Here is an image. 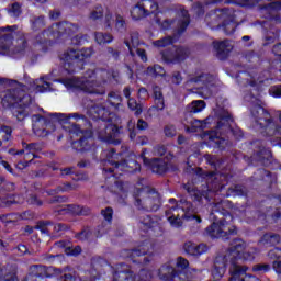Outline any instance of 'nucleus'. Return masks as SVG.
<instances>
[{
	"instance_id": "obj_1",
	"label": "nucleus",
	"mask_w": 281,
	"mask_h": 281,
	"mask_svg": "<svg viewBox=\"0 0 281 281\" xmlns=\"http://www.w3.org/2000/svg\"><path fill=\"white\" fill-rule=\"evenodd\" d=\"M13 87L4 91L2 97V106L4 109H11L13 117H16L18 122H23L30 111L27 106L32 104V98L25 93L26 87L19 83L16 80L0 78V87Z\"/></svg>"
},
{
	"instance_id": "obj_47",
	"label": "nucleus",
	"mask_w": 281,
	"mask_h": 281,
	"mask_svg": "<svg viewBox=\"0 0 281 281\" xmlns=\"http://www.w3.org/2000/svg\"><path fill=\"white\" fill-rule=\"evenodd\" d=\"M271 271V266L269 263H256L252 266V272L262 276L263 273H269Z\"/></svg>"
},
{
	"instance_id": "obj_51",
	"label": "nucleus",
	"mask_w": 281,
	"mask_h": 281,
	"mask_svg": "<svg viewBox=\"0 0 281 281\" xmlns=\"http://www.w3.org/2000/svg\"><path fill=\"white\" fill-rule=\"evenodd\" d=\"M47 225H52L50 221H40L34 226V229H40L41 234H45L46 236H49V228H47Z\"/></svg>"
},
{
	"instance_id": "obj_46",
	"label": "nucleus",
	"mask_w": 281,
	"mask_h": 281,
	"mask_svg": "<svg viewBox=\"0 0 281 281\" xmlns=\"http://www.w3.org/2000/svg\"><path fill=\"white\" fill-rule=\"evenodd\" d=\"M7 11L9 12L10 16H14L15 19H19L22 14L21 3L14 2L12 4H9L7 8Z\"/></svg>"
},
{
	"instance_id": "obj_60",
	"label": "nucleus",
	"mask_w": 281,
	"mask_h": 281,
	"mask_svg": "<svg viewBox=\"0 0 281 281\" xmlns=\"http://www.w3.org/2000/svg\"><path fill=\"white\" fill-rule=\"evenodd\" d=\"M171 281H188V277L184 272L181 271H175L173 276L171 277Z\"/></svg>"
},
{
	"instance_id": "obj_39",
	"label": "nucleus",
	"mask_w": 281,
	"mask_h": 281,
	"mask_svg": "<svg viewBox=\"0 0 281 281\" xmlns=\"http://www.w3.org/2000/svg\"><path fill=\"white\" fill-rule=\"evenodd\" d=\"M90 21H100L104 19V7L102 4L95 5L89 13Z\"/></svg>"
},
{
	"instance_id": "obj_18",
	"label": "nucleus",
	"mask_w": 281,
	"mask_h": 281,
	"mask_svg": "<svg viewBox=\"0 0 281 281\" xmlns=\"http://www.w3.org/2000/svg\"><path fill=\"white\" fill-rule=\"evenodd\" d=\"M212 82H214L212 75L207 72H196L188 79L187 85H196V89H207Z\"/></svg>"
},
{
	"instance_id": "obj_28",
	"label": "nucleus",
	"mask_w": 281,
	"mask_h": 281,
	"mask_svg": "<svg viewBox=\"0 0 281 281\" xmlns=\"http://www.w3.org/2000/svg\"><path fill=\"white\" fill-rule=\"evenodd\" d=\"M138 223L144 232H148V229H153L157 225V221L148 214H139Z\"/></svg>"
},
{
	"instance_id": "obj_62",
	"label": "nucleus",
	"mask_w": 281,
	"mask_h": 281,
	"mask_svg": "<svg viewBox=\"0 0 281 281\" xmlns=\"http://www.w3.org/2000/svg\"><path fill=\"white\" fill-rule=\"evenodd\" d=\"M93 112L97 113V117H104V114L106 113V108L103 105H97L93 108Z\"/></svg>"
},
{
	"instance_id": "obj_35",
	"label": "nucleus",
	"mask_w": 281,
	"mask_h": 281,
	"mask_svg": "<svg viewBox=\"0 0 281 281\" xmlns=\"http://www.w3.org/2000/svg\"><path fill=\"white\" fill-rule=\"evenodd\" d=\"M252 159L260 164H265V161H269V159H271V150L262 147L259 151L254 154Z\"/></svg>"
},
{
	"instance_id": "obj_31",
	"label": "nucleus",
	"mask_w": 281,
	"mask_h": 281,
	"mask_svg": "<svg viewBox=\"0 0 281 281\" xmlns=\"http://www.w3.org/2000/svg\"><path fill=\"white\" fill-rule=\"evenodd\" d=\"M226 196H247V188L243 184H233L227 189Z\"/></svg>"
},
{
	"instance_id": "obj_13",
	"label": "nucleus",
	"mask_w": 281,
	"mask_h": 281,
	"mask_svg": "<svg viewBox=\"0 0 281 281\" xmlns=\"http://www.w3.org/2000/svg\"><path fill=\"white\" fill-rule=\"evenodd\" d=\"M190 56V49L183 46H173L161 52V59L167 65H179Z\"/></svg>"
},
{
	"instance_id": "obj_49",
	"label": "nucleus",
	"mask_w": 281,
	"mask_h": 281,
	"mask_svg": "<svg viewBox=\"0 0 281 281\" xmlns=\"http://www.w3.org/2000/svg\"><path fill=\"white\" fill-rule=\"evenodd\" d=\"M251 76H249L248 72H243L241 75L237 76L238 82L243 85V87H247V85H250V87H256V81L250 79Z\"/></svg>"
},
{
	"instance_id": "obj_9",
	"label": "nucleus",
	"mask_w": 281,
	"mask_h": 281,
	"mask_svg": "<svg viewBox=\"0 0 281 281\" xmlns=\"http://www.w3.org/2000/svg\"><path fill=\"white\" fill-rule=\"evenodd\" d=\"M56 115H65V114H50L49 117H44L41 114L32 115V126L34 133L40 137H47L49 133H54L56 131V124L59 126H65V121H59L56 119Z\"/></svg>"
},
{
	"instance_id": "obj_41",
	"label": "nucleus",
	"mask_w": 281,
	"mask_h": 281,
	"mask_svg": "<svg viewBox=\"0 0 281 281\" xmlns=\"http://www.w3.org/2000/svg\"><path fill=\"white\" fill-rule=\"evenodd\" d=\"M188 25H190V16L188 15V12H186L178 22L177 35L181 36V34L188 30Z\"/></svg>"
},
{
	"instance_id": "obj_24",
	"label": "nucleus",
	"mask_w": 281,
	"mask_h": 281,
	"mask_svg": "<svg viewBox=\"0 0 281 281\" xmlns=\"http://www.w3.org/2000/svg\"><path fill=\"white\" fill-rule=\"evenodd\" d=\"M139 2L145 14L150 16V14H155V12L159 10V5H164V3H166V0H140Z\"/></svg>"
},
{
	"instance_id": "obj_52",
	"label": "nucleus",
	"mask_w": 281,
	"mask_h": 281,
	"mask_svg": "<svg viewBox=\"0 0 281 281\" xmlns=\"http://www.w3.org/2000/svg\"><path fill=\"white\" fill-rule=\"evenodd\" d=\"M108 102L111 104V106H120L122 102V97L117 94L116 92H110L108 94Z\"/></svg>"
},
{
	"instance_id": "obj_3",
	"label": "nucleus",
	"mask_w": 281,
	"mask_h": 281,
	"mask_svg": "<svg viewBox=\"0 0 281 281\" xmlns=\"http://www.w3.org/2000/svg\"><path fill=\"white\" fill-rule=\"evenodd\" d=\"M215 117L217 119V131L221 135H228L227 137L215 138V144L220 150H225L227 147L232 146L229 135L235 137V139H240L243 137V130L236 125L234 116L225 108H215Z\"/></svg>"
},
{
	"instance_id": "obj_2",
	"label": "nucleus",
	"mask_w": 281,
	"mask_h": 281,
	"mask_svg": "<svg viewBox=\"0 0 281 281\" xmlns=\"http://www.w3.org/2000/svg\"><path fill=\"white\" fill-rule=\"evenodd\" d=\"M227 205H229V201L213 203L212 214L214 216V222L205 229L206 234L211 236V238H223L224 240H229L231 236H236V234H238V229L234 224H232L234 217L227 210H225Z\"/></svg>"
},
{
	"instance_id": "obj_45",
	"label": "nucleus",
	"mask_w": 281,
	"mask_h": 281,
	"mask_svg": "<svg viewBox=\"0 0 281 281\" xmlns=\"http://www.w3.org/2000/svg\"><path fill=\"white\" fill-rule=\"evenodd\" d=\"M95 41L99 45H104L106 43H112L113 42V35L111 33L98 32V33H95Z\"/></svg>"
},
{
	"instance_id": "obj_63",
	"label": "nucleus",
	"mask_w": 281,
	"mask_h": 281,
	"mask_svg": "<svg viewBox=\"0 0 281 281\" xmlns=\"http://www.w3.org/2000/svg\"><path fill=\"white\" fill-rule=\"evenodd\" d=\"M139 278H140L139 281H150L153 280V274L146 270H142L139 272Z\"/></svg>"
},
{
	"instance_id": "obj_10",
	"label": "nucleus",
	"mask_w": 281,
	"mask_h": 281,
	"mask_svg": "<svg viewBox=\"0 0 281 281\" xmlns=\"http://www.w3.org/2000/svg\"><path fill=\"white\" fill-rule=\"evenodd\" d=\"M106 161L111 166H114V168H103L104 172H109L110 175H113L116 170H121V172H133V166H135L134 160H126L122 158V154H117L115 149H110L106 153Z\"/></svg>"
},
{
	"instance_id": "obj_56",
	"label": "nucleus",
	"mask_w": 281,
	"mask_h": 281,
	"mask_svg": "<svg viewBox=\"0 0 281 281\" xmlns=\"http://www.w3.org/2000/svg\"><path fill=\"white\" fill-rule=\"evenodd\" d=\"M101 214L108 223H111L113 221V207H105L101 211Z\"/></svg>"
},
{
	"instance_id": "obj_54",
	"label": "nucleus",
	"mask_w": 281,
	"mask_h": 281,
	"mask_svg": "<svg viewBox=\"0 0 281 281\" xmlns=\"http://www.w3.org/2000/svg\"><path fill=\"white\" fill-rule=\"evenodd\" d=\"M175 38L172 36H166L154 42L155 47H168L172 45Z\"/></svg>"
},
{
	"instance_id": "obj_17",
	"label": "nucleus",
	"mask_w": 281,
	"mask_h": 281,
	"mask_svg": "<svg viewBox=\"0 0 281 281\" xmlns=\"http://www.w3.org/2000/svg\"><path fill=\"white\" fill-rule=\"evenodd\" d=\"M249 267L240 263L238 259H231L229 273L231 278L228 281H245Z\"/></svg>"
},
{
	"instance_id": "obj_32",
	"label": "nucleus",
	"mask_w": 281,
	"mask_h": 281,
	"mask_svg": "<svg viewBox=\"0 0 281 281\" xmlns=\"http://www.w3.org/2000/svg\"><path fill=\"white\" fill-rule=\"evenodd\" d=\"M175 271H176L175 268H172L171 266L164 265L158 270V277L160 278V280H164V281H172Z\"/></svg>"
},
{
	"instance_id": "obj_36",
	"label": "nucleus",
	"mask_w": 281,
	"mask_h": 281,
	"mask_svg": "<svg viewBox=\"0 0 281 281\" xmlns=\"http://www.w3.org/2000/svg\"><path fill=\"white\" fill-rule=\"evenodd\" d=\"M131 16L134 19V21H139L142 19H146L148 16L146 12L144 11V8L142 7V2H138L136 5H134L131 10Z\"/></svg>"
},
{
	"instance_id": "obj_8",
	"label": "nucleus",
	"mask_w": 281,
	"mask_h": 281,
	"mask_svg": "<svg viewBox=\"0 0 281 281\" xmlns=\"http://www.w3.org/2000/svg\"><path fill=\"white\" fill-rule=\"evenodd\" d=\"M93 55V48H82L81 50L69 48L64 53V69L68 74H76V71L82 70L85 60L91 58Z\"/></svg>"
},
{
	"instance_id": "obj_38",
	"label": "nucleus",
	"mask_w": 281,
	"mask_h": 281,
	"mask_svg": "<svg viewBox=\"0 0 281 281\" xmlns=\"http://www.w3.org/2000/svg\"><path fill=\"white\" fill-rule=\"evenodd\" d=\"M31 27L35 32L38 30H43L45 27V16L44 15H33L30 20Z\"/></svg>"
},
{
	"instance_id": "obj_19",
	"label": "nucleus",
	"mask_w": 281,
	"mask_h": 281,
	"mask_svg": "<svg viewBox=\"0 0 281 281\" xmlns=\"http://www.w3.org/2000/svg\"><path fill=\"white\" fill-rule=\"evenodd\" d=\"M106 234V231L102 228V226H98L95 232L91 229V227L86 226L81 232L76 234V238L78 240H88L89 243L93 241L94 238H102Z\"/></svg>"
},
{
	"instance_id": "obj_37",
	"label": "nucleus",
	"mask_w": 281,
	"mask_h": 281,
	"mask_svg": "<svg viewBox=\"0 0 281 281\" xmlns=\"http://www.w3.org/2000/svg\"><path fill=\"white\" fill-rule=\"evenodd\" d=\"M35 91L37 93H47V91H52V83L45 81V78H40L35 80Z\"/></svg>"
},
{
	"instance_id": "obj_12",
	"label": "nucleus",
	"mask_w": 281,
	"mask_h": 281,
	"mask_svg": "<svg viewBox=\"0 0 281 281\" xmlns=\"http://www.w3.org/2000/svg\"><path fill=\"white\" fill-rule=\"evenodd\" d=\"M80 25L67 21L58 22L48 27L44 34L50 36V38L58 40L61 36H71V34H76L79 32Z\"/></svg>"
},
{
	"instance_id": "obj_55",
	"label": "nucleus",
	"mask_w": 281,
	"mask_h": 281,
	"mask_svg": "<svg viewBox=\"0 0 281 281\" xmlns=\"http://www.w3.org/2000/svg\"><path fill=\"white\" fill-rule=\"evenodd\" d=\"M206 161H209L210 166H213V168H221V166H223V160L216 156H207Z\"/></svg>"
},
{
	"instance_id": "obj_11",
	"label": "nucleus",
	"mask_w": 281,
	"mask_h": 281,
	"mask_svg": "<svg viewBox=\"0 0 281 281\" xmlns=\"http://www.w3.org/2000/svg\"><path fill=\"white\" fill-rule=\"evenodd\" d=\"M178 205L181 207L182 212H184L182 218L189 222L191 234H196L199 229H201V223L203 220H201V216L194 215V205H192V202L188 201L186 198H181Z\"/></svg>"
},
{
	"instance_id": "obj_7",
	"label": "nucleus",
	"mask_w": 281,
	"mask_h": 281,
	"mask_svg": "<svg viewBox=\"0 0 281 281\" xmlns=\"http://www.w3.org/2000/svg\"><path fill=\"white\" fill-rule=\"evenodd\" d=\"M134 205L144 212H157L161 207V194L154 188L144 187L134 192Z\"/></svg>"
},
{
	"instance_id": "obj_34",
	"label": "nucleus",
	"mask_w": 281,
	"mask_h": 281,
	"mask_svg": "<svg viewBox=\"0 0 281 281\" xmlns=\"http://www.w3.org/2000/svg\"><path fill=\"white\" fill-rule=\"evenodd\" d=\"M183 189L186 190V192H188L190 198L193 199V201H201V199H203V193H201L200 190L194 188V184L186 183L183 184Z\"/></svg>"
},
{
	"instance_id": "obj_40",
	"label": "nucleus",
	"mask_w": 281,
	"mask_h": 281,
	"mask_svg": "<svg viewBox=\"0 0 281 281\" xmlns=\"http://www.w3.org/2000/svg\"><path fill=\"white\" fill-rule=\"evenodd\" d=\"M124 44L126 45V47H128L130 54L134 56L133 47L135 48L139 45V33H131V42L128 40H125Z\"/></svg>"
},
{
	"instance_id": "obj_15",
	"label": "nucleus",
	"mask_w": 281,
	"mask_h": 281,
	"mask_svg": "<svg viewBox=\"0 0 281 281\" xmlns=\"http://www.w3.org/2000/svg\"><path fill=\"white\" fill-rule=\"evenodd\" d=\"M97 135L101 142H106L108 144H114L116 142L120 144V139L115 140V137L120 135V127L115 124H105L99 126L97 130Z\"/></svg>"
},
{
	"instance_id": "obj_44",
	"label": "nucleus",
	"mask_w": 281,
	"mask_h": 281,
	"mask_svg": "<svg viewBox=\"0 0 281 281\" xmlns=\"http://www.w3.org/2000/svg\"><path fill=\"white\" fill-rule=\"evenodd\" d=\"M127 105L128 109L134 111V115H142V112L144 111V105H142V103H137V100H135V98L128 99Z\"/></svg>"
},
{
	"instance_id": "obj_5",
	"label": "nucleus",
	"mask_w": 281,
	"mask_h": 281,
	"mask_svg": "<svg viewBox=\"0 0 281 281\" xmlns=\"http://www.w3.org/2000/svg\"><path fill=\"white\" fill-rule=\"evenodd\" d=\"M55 119H57L59 122H64V131H67V133L70 135L80 137V139L72 142L74 150H77V153H87L88 150H91V143H89V137H91V130L83 131L80 128V125L70 123L67 115H55Z\"/></svg>"
},
{
	"instance_id": "obj_21",
	"label": "nucleus",
	"mask_w": 281,
	"mask_h": 281,
	"mask_svg": "<svg viewBox=\"0 0 281 281\" xmlns=\"http://www.w3.org/2000/svg\"><path fill=\"white\" fill-rule=\"evenodd\" d=\"M213 47L216 52V57L218 60H226L227 56H229V52L234 49V46H232L227 40L222 42H213Z\"/></svg>"
},
{
	"instance_id": "obj_42",
	"label": "nucleus",
	"mask_w": 281,
	"mask_h": 281,
	"mask_svg": "<svg viewBox=\"0 0 281 281\" xmlns=\"http://www.w3.org/2000/svg\"><path fill=\"white\" fill-rule=\"evenodd\" d=\"M147 75L154 76L155 78H157V76L164 78V76H166V69H164V67H161L160 65L156 64L154 66L147 67Z\"/></svg>"
},
{
	"instance_id": "obj_22",
	"label": "nucleus",
	"mask_w": 281,
	"mask_h": 281,
	"mask_svg": "<svg viewBox=\"0 0 281 281\" xmlns=\"http://www.w3.org/2000/svg\"><path fill=\"white\" fill-rule=\"evenodd\" d=\"M223 32L227 35L234 34L236 32V27H238V24L236 23V11L232 8L231 16L224 18L222 20Z\"/></svg>"
},
{
	"instance_id": "obj_53",
	"label": "nucleus",
	"mask_w": 281,
	"mask_h": 281,
	"mask_svg": "<svg viewBox=\"0 0 281 281\" xmlns=\"http://www.w3.org/2000/svg\"><path fill=\"white\" fill-rule=\"evenodd\" d=\"M234 3H236V5H240L241 8H254V5H258V3H260V0H234Z\"/></svg>"
},
{
	"instance_id": "obj_33",
	"label": "nucleus",
	"mask_w": 281,
	"mask_h": 281,
	"mask_svg": "<svg viewBox=\"0 0 281 281\" xmlns=\"http://www.w3.org/2000/svg\"><path fill=\"white\" fill-rule=\"evenodd\" d=\"M52 278V274H47V267L41 265H34L31 267V273L29 278H43V277Z\"/></svg>"
},
{
	"instance_id": "obj_26",
	"label": "nucleus",
	"mask_w": 281,
	"mask_h": 281,
	"mask_svg": "<svg viewBox=\"0 0 281 281\" xmlns=\"http://www.w3.org/2000/svg\"><path fill=\"white\" fill-rule=\"evenodd\" d=\"M281 237L277 233H266L261 236L258 241V245H262L263 247H276V245H280Z\"/></svg>"
},
{
	"instance_id": "obj_25",
	"label": "nucleus",
	"mask_w": 281,
	"mask_h": 281,
	"mask_svg": "<svg viewBox=\"0 0 281 281\" xmlns=\"http://www.w3.org/2000/svg\"><path fill=\"white\" fill-rule=\"evenodd\" d=\"M183 249L189 256H201L207 251V246L204 244L196 245L192 241H187L183 245Z\"/></svg>"
},
{
	"instance_id": "obj_64",
	"label": "nucleus",
	"mask_w": 281,
	"mask_h": 281,
	"mask_svg": "<svg viewBox=\"0 0 281 281\" xmlns=\"http://www.w3.org/2000/svg\"><path fill=\"white\" fill-rule=\"evenodd\" d=\"M0 281H19V279H16V274L15 273H7V274H2V277H0Z\"/></svg>"
},
{
	"instance_id": "obj_50",
	"label": "nucleus",
	"mask_w": 281,
	"mask_h": 281,
	"mask_svg": "<svg viewBox=\"0 0 281 281\" xmlns=\"http://www.w3.org/2000/svg\"><path fill=\"white\" fill-rule=\"evenodd\" d=\"M26 203L29 205H34L35 207H43V200H41V198L34 193L27 195Z\"/></svg>"
},
{
	"instance_id": "obj_27",
	"label": "nucleus",
	"mask_w": 281,
	"mask_h": 281,
	"mask_svg": "<svg viewBox=\"0 0 281 281\" xmlns=\"http://www.w3.org/2000/svg\"><path fill=\"white\" fill-rule=\"evenodd\" d=\"M205 109V101L195 100L189 103L184 110V117H191L192 113H201Z\"/></svg>"
},
{
	"instance_id": "obj_43",
	"label": "nucleus",
	"mask_w": 281,
	"mask_h": 281,
	"mask_svg": "<svg viewBox=\"0 0 281 281\" xmlns=\"http://www.w3.org/2000/svg\"><path fill=\"white\" fill-rule=\"evenodd\" d=\"M16 186L14 182L7 181L3 176L0 177V194L1 192H14Z\"/></svg>"
},
{
	"instance_id": "obj_30",
	"label": "nucleus",
	"mask_w": 281,
	"mask_h": 281,
	"mask_svg": "<svg viewBox=\"0 0 281 281\" xmlns=\"http://www.w3.org/2000/svg\"><path fill=\"white\" fill-rule=\"evenodd\" d=\"M184 120L187 122V124H190L191 127H188V131H191V133H196L198 128H205V124H207V120H210V117H207L204 121L201 120H196L193 119L192 116H184Z\"/></svg>"
},
{
	"instance_id": "obj_59",
	"label": "nucleus",
	"mask_w": 281,
	"mask_h": 281,
	"mask_svg": "<svg viewBox=\"0 0 281 281\" xmlns=\"http://www.w3.org/2000/svg\"><path fill=\"white\" fill-rule=\"evenodd\" d=\"M164 133L166 137H175L177 135V128L173 125H166Z\"/></svg>"
},
{
	"instance_id": "obj_14",
	"label": "nucleus",
	"mask_w": 281,
	"mask_h": 281,
	"mask_svg": "<svg viewBox=\"0 0 281 281\" xmlns=\"http://www.w3.org/2000/svg\"><path fill=\"white\" fill-rule=\"evenodd\" d=\"M226 16H232V8H223L211 11L209 14H206L205 22L211 30H216L221 27L223 20L226 19Z\"/></svg>"
},
{
	"instance_id": "obj_6",
	"label": "nucleus",
	"mask_w": 281,
	"mask_h": 281,
	"mask_svg": "<svg viewBox=\"0 0 281 281\" xmlns=\"http://www.w3.org/2000/svg\"><path fill=\"white\" fill-rule=\"evenodd\" d=\"M98 72L95 70H87L83 74V78H70L66 80V87H72L75 89H80L85 93H90L92 95H104L106 89L100 86V81L93 79L98 78Z\"/></svg>"
},
{
	"instance_id": "obj_29",
	"label": "nucleus",
	"mask_w": 281,
	"mask_h": 281,
	"mask_svg": "<svg viewBox=\"0 0 281 281\" xmlns=\"http://www.w3.org/2000/svg\"><path fill=\"white\" fill-rule=\"evenodd\" d=\"M148 251H150V244L148 241L143 243L142 245H139L138 247L128 250V256L132 258V260L134 258H139V256H146L148 254Z\"/></svg>"
},
{
	"instance_id": "obj_16",
	"label": "nucleus",
	"mask_w": 281,
	"mask_h": 281,
	"mask_svg": "<svg viewBox=\"0 0 281 281\" xmlns=\"http://www.w3.org/2000/svg\"><path fill=\"white\" fill-rule=\"evenodd\" d=\"M139 158L142 159L143 164L145 166H148L151 170V172H155L156 175H166L168 170V164L159 158H153L151 160L146 157V149H144Z\"/></svg>"
},
{
	"instance_id": "obj_61",
	"label": "nucleus",
	"mask_w": 281,
	"mask_h": 281,
	"mask_svg": "<svg viewBox=\"0 0 281 281\" xmlns=\"http://www.w3.org/2000/svg\"><path fill=\"white\" fill-rule=\"evenodd\" d=\"M16 52H23L27 47V40L25 37H20L18 41Z\"/></svg>"
},
{
	"instance_id": "obj_48",
	"label": "nucleus",
	"mask_w": 281,
	"mask_h": 281,
	"mask_svg": "<svg viewBox=\"0 0 281 281\" xmlns=\"http://www.w3.org/2000/svg\"><path fill=\"white\" fill-rule=\"evenodd\" d=\"M128 25L126 24V20L124 19V16L116 14L115 16V29L117 30V32L124 33L126 32Z\"/></svg>"
},
{
	"instance_id": "obj_23",
	"label": "nucleus",
	"mask_w": 281,
	"mask_h": 281,
	"mask_svg": "<svg viewBox=\"0 0 281 281\" xmlns=\"http://www.w3.org/2000/svg\"><path fill=\"white\" fill-rule=\"evenodd\" d=\"M2 32L0 34V52H8L10 47H12V41L14 40V33L10 31V26L1 29Z\"/></svg>"
},
{
	"instance_id": "obj_57",
	"label": "nucleus",
	"mask_w": 281,
	"mask_h": 281,
	"mask_svg": "<svg viewBox=\"0 0 281 281\" xmlns=\"http://www.w3.org/2000/svg\"><path fill=\"white\" fill-rule=\"evenodd\" d=\"M179 215H171L168 217V221L172 227H181L183 225V221L181 220Z\"/></svg>"
},
{
	"instance_id": "obj_58",
	"label": "nucleus",
	"mask_w": 281,
	"mask_h": 281,
	"mask_svg": "<svg viewBox=\"0 0 281 281\" xmlns=\"http://www.w3.org/2000/svg\"><path fill=\"white\" fill-rule=\"evenodd\" d=\"M171 82L172 85H181L183 82V77L181 76V72L178 70H175L171 75Z\"/></svg>"
},
{
	"instance_id": "obj_4",
	"label": "nucleus",
	"mask_w": 281,
	"mask_h": 281,
	"mask_svg": "<svg viewBox=\"0 0 281 281\" xmlns=\"http://www.w3.org/2000/svg\"><path fill=\"white\" fill-rule=\"evenodd\" d=\"M247 248V244L243 239H234L228 248L226 254H218L215 257L212 277L214 280H221L223 276H225V271H227V260H238L240 255L244 254Z\"/></svg>"
},
{
	"instance_id": "obj_20",
	"label": "nucleus",
	"mask_w": 281,
	"mask_h": 281,
	"mask_svg": "<svg viewBox=\"0 0 281 281\" xmlns=\"http://www.w3.org/2000/svg\"><path fill=\"white\" fill-rule=\"evenodd\" d=\"M55 212L58 214H70L71 216H89L91 209L78 204H68Z\"/></svg>"
}]
</instances>
